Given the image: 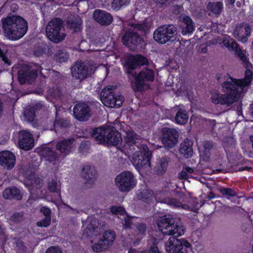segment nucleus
<instances>
[{
    "mask_svg": "<svg viewBox=\"0 0 253 253\" xmlns=\"http://www.w3.org/2000/svg\"><path fill=\"white\" fill-rule=\"evenodd\" d=\"M175 219L164 215L157 223L159 229L165 235H171L165 243L168 253H193L191 244L185 239L177 238L184 234L185 228L180 223H175Z\"/></svg>",
    "mask_w": 253,
    "mask_h": 253,
    "instance_id": "obj_1",
    "label": "nucleus"
},
{
    "mask_svg": "<svg viewBox=\"0 0 253 253\" xmlns=\"http://www.w3.org/2000/svg\"><path fill=\"white\" fill-rule=\"evenodd\" d=\"M5 36L9 40L16 41L22 38L28 31V23L18 15L7 16L1 19Z\"/></svg>",
    "mask_w": 253,
    "mask_h": 253,
    "instance_id": "obj_2",
    "label": "nucleus"
},
{
    "mask_svg": "<svg viewBox=\"0 0 253 253\" xmlns=\"http://www.w3.org/2000/svg\"><path fill=\"white\" fill-rule=\"evenodd\" d=\"M97 141L100 144L116 146L122 142L121 133L112 126L104 125L99 127Z\"/></svg>",
    "mask_w": 253,
    "mask_h": 253,
    "instance_id": "obj_3",
    "label": "nucleus"
},
{
    "mask_svg": "<svg viewBox=\"0 0 253 253\" xmlns=\"http://www.w3.org/2000/svg\"><path fill=\"white\" fill-rule=\"evenodd\" d=\"M42 67L36 63H30L24 65L18 70L17 73L18 80L21 84L26 83L32 84L37 79L38 73L41 72Z\"/></svg>",
    "mask_w": 253,
    "mask_h": 253,
    "instance_id": "obj_4",
    "label": "nucleus"
},
{
    "mask_svg": "<svg viewBox=\"0 0 253 253\" xmlns=\"http://www.w3.org/2000/svg\"><path fill=\"white\" fill-rule=\"evenodd\" d=\"M121 41L123 45L131 50L142 47L144 42L138 32L134 29L127 27H124L122 30Z\"/></svg>",
    "mask_w": 253,
    "mask_h": 253,
    "instance_id": "obj_5",
    "label": "nucleus"
},
{
    "mask_svg": "<svg viewBox=\"0 0 253 253\" xmlns=\"http://www.w3.org/2000/svg\"><path fill=\"white\" fill-rule=\"evenodd\" d=\"M177 28L174 25H164L158 27L154 32L153 37L157 43L164 44L168 42L175 41Z\"/></svg>",
    "mask_w": 253,
    "mask_h": 253,
    "instance_id": "obj_6",
    "label": "nucleus"
},
{
    "mask_svg": "<svg viewBox=\"0 0 253 253\" xmlns=\"http://www.w3.org/2000/svg\"><path fill=\"white\" fill-rule=\"evenodd\" d=\"M152 152L146 144H142L138 151L133 155L132 163L137 170L149 168L151 167Z\"/></svg>",
    "mask_w": 253,
    "mask_h": 253,
    "instance_id": "obj_7",
    "label": "nucleus"
},
{
    "mask_svg": "<svg viewBox=\"0 0 253 253\" xmlns=\"http://www.w3.org/2000/svg\"><path fill=\"white\" fill-rule=\"evenodd\" d=\"M234 85L228 81H224L221 84V90L224 93L222 94L219 105L230 106L238 101L241 94Z\"/></svg>",
    "mask_w": 253,
    "mask_h": 253,
    "instance_id": "obj_8",
    "label": "nucleus"
},
{
    "mask_svg": "<svg viewBox=\"0 0 253 253\" xmlns=\"http://www.w3.org/2000/svg\"><path fill=\"white\" fill-rule=\"evenodd\" d=\"M100 97L104 105L110 108L121 107L125 99L122 95H116L115 89L111 85L105 87L102 89Z\"/></svg>",
    "mask_w": 253,
    "mask_h": 253,
    "instance_id": "obj_9",
    "label": "nucleus"
},
{
    "mask_svg": "<svg viewBox=\"0 0 253 253\" xmlns=\"http://www.w3.org/2000/svg\"><path fill=\"white\" fill-rule=\"evenodd\" d=\"M155 79V72L148 67L143 68L134 78V85L132 88L134 91H142L144 87L152 83Z\"/></svg>",
    "mask_w": 253,
    "mask_h": 253,
    "instance_id": "obj_10",
    "label": "nucleus"
},
{
    "mask_svg": "<svg viewBox=\"0 0 253 253\" xmlns=\"http://www.w3.org/2000/svg\"><path fill=\"white\" fill-rule=\"evenodd\" d=\"M63 27V21L60 18H54L48 23L46 27V35L48 39L54 43L62 41L65 36L60 35V31Z\"/></svg>",
    "mask_w": 253,
    "mask_h": 253,
    "instance_id": "obj_11",
    "label": "nucleus"
},
{
    "mask_svg": "<svg viewBox=\"0 0 253 253\" xmlns=\"http://www.w3.org/2000/svg\"><path fill=\"white\" fill-rule=\"evenodd\" d=\"M116 185L122 192H128L136 185L133 174L129 171L121 172L115 178Z\"/></svg>",
    "mask_w": 253,
    "mask_h": 253,
    "instance_id": "obj_12",
    "label": "nucleus"
},
{
    "mask_svg": "<svg viewBox=\"0 0 253 253\" xmlns=\"http://www.w3.org/2000/svg\"><path fill=\"white\" fill-rule=\"evenodd\" d=\"M161 141L164 147L167 149L174 148L177 144L179 134L174 128L165 127L162 128Z\"/></svg>",
    "mask_w": 253,
    "mask_h": 253,
    "instance_id": "obj_13",
    "label": "nucleus"
},
{
    "mask_svg": "<svg viewBox=\"0 0 253 253\" xmlns=\"http://www.w3.org/2000/svg\"><path fill=\"white\" fill-rule=\"evenodd\" d=\"M222 43L229 50L235 51V54L243 62L245 68L251 67L252 64L250 62L249 59L246 57L239 44L234 39L229 36L225 37L223 39Z\"/></svg>",
    "mask_w": 253,
    "mask_h": 253,
    "instance_id": "obj_14",
    "label": "nucleus"
},
{
    "mask_svg": "<svg viewBox=\"0 0 253 253\" xmlns=\"http://www.w3.org/2000/svg\"><path fill=\"white\" fill-rule=\"evenodd\" d=\"M17 137L18 147L25 151L31 150L34 146V140L32 133L26 130H21L15 135Z\"/></svg>",
    "mask_w": 253,
    "mask_h": 253,
    "instance_id": "obj_15",
    "label": "nucleus"
},
{
    "mask_svg": "<svg viewBox=\"0 0 253 253\" xmlns=\"http://www.w3.org/2000/svg\"><path fill=\"white\" fill-rule=\"evenodd\" d=\"M246 68V70L245 72V76L242 79H237L229 75V77L231 80L229 82L232 84L235 85L234 86L238 89L239 92L241 94L244 91V88L249 86L253 79V71L251 70V69L253 68L252 66L251 67Z\"/></svg>",
    "mask_w": 253,
    "mask_h": 253,
    "instance_id": "obj_16",
    "label": "nucleus"
},
{
    "mask_svg": "<svg viewBox=\"0 0 253 253\" xmlns=\"http://www.w3.org/2000/svg\"><path fill=\"white\" fill-rule=\"evenodd\" d=\"M91 110L89 106L85 103L76 104L73 108L75 118L79 121H87L91 117Z\"/></svg>",
    "mask_w": 253,
    "mask_h": 253,
    "instance_id": "obj_17",
    "label": "nucleus"
},
{
    "mask_svg": "<svg viewBox=\"0 0 253 253\" xmlns=\"http://www.w3.org/2000/svg\"><path fill=\"white\" fill-rule=\"evenodd\" d=\"M16 163L14 154L10 151L4 150L0 152V165L7 169H13Z\"/></svg>",
    "mask_w": 253,
    "mask_h": 253,
    "instance_id": "obj_18",
    "label": "nucleus"
},
{
    "mask_svg": "<svg viewBox=\"0 0 253 253\" xmlns=\"http://www.w3.org/2000/svg\"><path fill=\"white\" fill-rule=\"evenodd\" d=\"M82 176L85 180V184H93L97 178V171L94 167L89 164L83 166Z\"/></svg>",
    "mask_w": 253,
    "mask_h": 253,
    "instance_id": "obj_19",
    "label": "nucleus"
},
{
    "mask_svg": "<svg viewBox=\"0 0 253 253\" xmlns=\"http://www.w3.org/2000/svg\"><path fill=\"white\" fill-rule=\"evenodd\" d=\"M88 69L84 62H77L71 67V74L73 78L82 80L87 77Z\"/></svg>",
    "mask_w": 253,
    "mask_h": 253,
    "instance_id": "obj_20",
    "label": "nucleus"
},
{
    "mask_svg": "<svg viewBox=\"0 0 253 253\" xmlns=\"http://www.w3.org/2000/svg\"><path fill=\"white\" fill-rule=\"evenodd\" d=\"M93 18L96 22L103 26H108L113 21L111 14L101 9H95L93 13Z\"/></svg>",
    "mask_w": 253,
    "mask_h": 253,
    "instance_id": "obj_21",
    "label": "nucleus"
},
{
    "mask_svg": "<svg viewBox=\"0 0 253 253\" xmlns=\"http://www.w3.org/2000/svg\"><path fill=\"white\" fill-rule=\"evenodd\" d=\"M75 141V140L74 138H65L58 142L55 148L61 153L69 154L74 148Z\"/></svg>",
    "mask_w": 253,
    "mask_h": 253,
    "instance_id": "obj_22",
    "label": "nucleus"
},
{
    "mask_svg": "<svg viewBox=\"0 0 253 253\" xmlns=\"http://www.w3.org/2000/svg\"><path fill=\"white\" fill-rule=\"evenodd\" d=\"M2 197L6 200H21L23 194L16 187L14 186L6 188L3 191Z\"/></svg>",
    "mask_w": 253,
    "mask_h": 253,
    "instance_id": "obj_23",
    "label": "nucleus"
},
{
    "mask_svg": "<svg viewBox=\"0 0 253 253\" xmlns=\"http://www.w3.org/2000/svg\"><path fill=\"white\" fill-rule=\"evenodd\" d=\"M39 154L42 158L50 163L55 162L58 159V154L53 148L44 146L41 148Z\"/></svg>",
    "mask_w": 253,
    "mask_h": 253,
    "instance_id": "obj_24",
    "label": "nucleus"
},
{
    "mask_svg": "<svg viewBox=\"0 0 253 253\" xmlns=\"http://www.w3.org/2000/svg\"><path fill=\"white\" fill-rule=\"evenodd\" d=\"M140 139V136L137 135L133 131H128L126 132V135L124 137V142L122 145L124 149H128L131 146L135 145L137 141Z\"/></svg>",
    "mask_w": 253,
    "mask_h": 253,
    "instance_id": "obj_25",
    "label": "nucleus"
},
{
    "mask_svg": "<svg viewBox=\"0 0 253 253\" xmlns=\"http://www.w3.org/2000/svg\"><path fill=\"white\" fill-rule=\"evenodd\" d=\"M42 107L41 103H36L33 105H29L26 107L24 112L25 119L29 122H34L36 117V113L40 110Z\"/></svg>",
    "mask_w": 253,
    "mask_h": 253,
    "instance_id": "obj_26",
    "label": "nucleus"
},
{
    "mask_svg": "<svg viewBox=\"0 0 253 253\" xmlns=\"http://www.w3.org/2000/svg\"><path fill=\"white\" fill-rule=\"evenodd\" d=\"M193 143L188 139H185L180 145L179 152L183 157L188 159L193 156Z\"/></svg>",
    "mask_w": 253,
    "mask_h": 253,
    "instance_id": "obj_27",
    "label": "nucleus"
},
{
    "mask_svg": "<svg viewBox=\"0 0 253 253\" xmlns=\"http://www.w3.org/2000/svg\"><path fill=\"white\" fill-rule=\"evenodd\" d=\"M98 127H92L91 126L83 127L78 133L81 137L89 138L90 136L95 138L97 140L98 138Z\"/></svg>",
    "mask_w": 253,
    "mask_h": 253,
    "instance_id": "obj_28",
    "label": "nucleus"
},
{
    "mask_svg": "<svg viewBox=\"0 0 253 253\" xmlns=\"http://www.w3.org/2000/svg\"><path fill=\"white\" fill-rule=\"evenodd\" d=\"M182 22L183 24L182 26V34L186 35L192 33L195 30V28L191 18L187 15L183 17Z\"/></svg>",
    "mask_w": 253,
    "mask_h": 253,
    "instance_id": "obj_29",
    "label": "nucleus"
},
{
    "mask_svg": "<svg viewBox=\"0 0 253 253\" xmlns=\"http://www.w3.org/2000/svg\"><path fill=\"white\" fill-rule=\"evenodd\" d=\"M67 25L69 29H72L76 33L81 31L83 27V20L80 17H76L68 20Z\"/></svg>",
    "mask_w": 253,
    "mask_h": 253,
    "instance_id": "obj_30",
    "label": "nucleus"
},
{
    "mask_svg": "<svg viewBox=\"0 0 253 253\" xmlns=\"http://www.w3.org/2000/svg\"><path fill=\"white\" fill-rule=\"evenodd\" d=\"M51 52V48L47 45L42 43L34 48L33 54L36 57H40L43 54L48 55Z\"/></svg>",
    "mask_w": 253,
    "mask_h": 253,
    "instance_id": "obj_31",
    "label": "nucleus"
},
{
    "mask_svg": "<svg viewBox=\"0 0 253 253\" xmlns=\"http://www.w3.org/2000/svg\"><path fill=\"white\" fill-rule=\"evenodd\" d=\"M69 58V55L65 50L59 49L56 51L53 59L59 63L66 62Z\"/></svg>",
    "mask_w": 253,
    "mask_h": 253,
    "instance_id": "obj_32",
    "label": "nucleus"
},
{
    "mask_svg": "<svg viewBox=\"0 0 253 253\" xmlns=\"http://www.w3.org/2000/svg\"><path fill=\"white\" fill-rule=\"evenodd\" d=\"M69 121L62 118L56 119L54 122L53 126L57 132L60 129H66L70 126Z\"/></svg>",
    "mask_w": 253,
    "mask_h": 253,
    "instance_id": "obj_33",
    "label": "nucleus"
},
{
    "mask_svg": "<svg viewBox=\"0 0 253 253\" xmlns=\"http://www.w3.org/2000/svg\"><path fill=\"white\" fill-rule=\"evenodd\" d=\"M188 119V115L187 112L185 110L179 109L175 117L176 123L180 125H184L187 122Z\"/></svg>",
    "mask_w": 253,
    "mask_h": 253,
    "instance_id": "obj_34",
    "label": "nucleus"
},
{
    "mask_svg": "<svg viewBox=\"0 0 253 253\" xmlns=\"http://www.w3.org/2000/svg\"><path fill=\"white\" fill-rule=\"evenodd\" d=\"M125 66L128 74H130L131 71L136 69L138 66L135 56H129L125 63Z\"/></svg>",
    "mask_w": 253,
    "mask_h": 253,
    "instance_id": "obj_35",
    "label": "nucleus"
},
{
    "mask_svg": "<svg viewBox=\"0 0 253 253\" xmlns=\"http://www.w3.org/2000/svg\"><path fill=\"white\" fill-rule=\"evenodd\" d=\"M208 9L215 14H219L222 10L223 3L221 1L210 2L207 5Z\"/></svg>",
    "mask_w": 253,
    "mask_h": 253,
    "instance_id": "obj_36",
    "label": "nucleus"
},
{
    "mask_svg": "<svg viewBox=\"0 0 253 253\" xmlns=\"http://www.w3.org/2000/svg\"><path fill=\"white\" fill-rule=\"evenodd\" d=\"M130 0H113L111 7L115 11H119L127 6L130 3Z\"/></svg>",
    "mask_w": 253,
    "mask_h": 253,
    "instance_id": "obj_37",
    "label": "nucleus"
},
{
    "mask_svg": "<svg viewBox=\"0 0 253 253\" xmlns=\"http://www.w3.org/2000/svg\"><path fill=\"white\" fill-rule=\"evenodd\" d=\"M170 159L169 157H162L159 161L160 168L158 169V173L160 174H164L167 171Z\"/></svg>",
    "mask_w": 253,
    "mask_h": 253,
    "instance_id": "obj_38",
    "label": "nucleus"
},
{
    "mask_svg": "<svg viewBox=\"0 0 253 253\" xmlns=\"http://www.w3.org/2000/svg\"><path fill=\"white\" fill-rule=\"evenodd\" d=\"M116 237L114 231L110 230L106 231L103 234V239H101L108 247L111 246Z\"/></svg>",
    "mask_w": 253,
    "mask_h": 253,
    "instance_id": "obj_39",
    "label": "nucleus"
},
{
    "mask_svg": "<svg viewBox=\"0 0 253 253\" xmlns=\"http://www.w3.org/2000/svg\"><path fill=\"white\" fill-rule=\"evenodd\" d=\"M57 182L54 180H52L48 182L47 183V187L48 190L50 192H56L57 193V200H61V192L60 190H58L57 188Z\"/></svg>",
    "mask_w": 253,
    "mask_h": 253,
    "instance_id": "obj_40",
    "label": "nucleus"
},
{
    "mask_svg": "<svg viewBox=\"0 0 253 253\" xmlns=\"http://www.w3.org/2000/svg\"><path fill=\"white\" fill-rule=\"evenodd\" d=\"M109 247L104 243V241L101 239L97 243L95 244L92 246V250L95 252L99 253L104 250H107Z\"/></svg>",
    "mask_w": 253,
    "mask_h": 253,
    "instance_id": "obj_41",
    "label": "nucleus"
},
{
    "mask_svg": "<svg viewBox=\"0 0 253 253\" xmlns=\"http://www.w3.org/2000/svg\"><path fill=\"white\" fill-rule=\"evenodd\" d=\"M90 145L88 141H82L78 148L79 153L83 155H86L89 152Z\"/></svg>",
    "mask_w": 253,
    "mask_h": 253,
    "instance_id": "obj_42",
    "label": "nucleus"
},
{
    "mask_svg": "<svg viewBox=\"0 0 253 253\" xmlns=\"http://www.w3.org/2000/svg\"><path fill=\"white\" fill-rule=\"evenodd\" d=\"M163 202L166 203L173 208H179L181 206V203L178 199L173 198H165L163 199Z\"/></svg>",
    "mask_w": 253,
    "mask_h": 253,
    "instance_id": "obj_43",
    "label": "nucleus"
},
{
    "mask_svg": "<svg viewBox=\"0 0 253 253\" xmlns=\"http://www.w3.org/2000/svg\"><path fill=\"white\" fill-rule=\"evenodd\" d=\"M244 27L245 23H243L240 25H237L234 31V34L239 38L241 39V40L243 42L244 40L243 36H244Z\"/></svg>",
    "mask_w": 253,
    "mask_h": 253,
    "instance_id": "obj_44",
    "label": "nucleus"
},
{
    "mask_svg": "<svg viewBox=\"0 0 253 253\" xmlns=\"http://www.w3.org/2000/svg\"><path fill=\"white\" fill-rule=\"evenodd\" d=\"M219 192L223 196L229 197H235L236 196V192L230 188L221 187L218 189Z\"/></svg>",
    "mask_w": 253,
    "mask_h": 253,
    "instance_id": "obj_45",
    "label": "nucleus"
},
{
    "mask_svg": "<svg viewBox=\"0 0 253 253\" xmlns=\"http://www.w3.org/2000/svg\"><path fill=\"white\" fill-rule=\"evenodd\" d=\"M110 211L113 214L124 215L126 213L125 209L121 206H113L110 208Z\"/></svg>",
    "mask_w": 253,
    "mask_h": 253,
    "instance_id": "obj_46",
    "label": "nucleus"
},
{
    "mask_svg": "<svg viewBox=\"0 0 253 253\" xmlns=\"http://www.w3.org/2000/svg\"><path fill=\"white\" fill-rule=\"evenodd\" d=\"M24 214L23 212H15L9 218L10 222L14 223H19L22 220Z\"/></svg>",
    "mask_w": 253,
    "mask_h": 253,
    "instance_id": "obj_47",
    "label": "nucleus"
},
{
    "mask_svg": "<svg viewBox=\"0 0 253 253\" xmlns=\"http://www.w3.org/2000/svg\"><path fill=\"white\" fill-rule=\"evenodd\" d=\"M222 97V94L219 93H211V102L215 105L220 104Z\"/></svg>",
    "mask_w": 253,
    "mask_h": 253,
    "instance_id": "obj_48",
    "label": "nucleus"
},
{
    "mask_svg": "<svg viewBox=\"0 0 253 253\" xmlns=\"http://www.w3.org/2000/svg\"><path fill=\"white\" fill-rule=\"evenodd\" d=\"M140 197L145 202L149 203L153 199L152 194L148 192H141Z\"/></svg>",
    "mask_w": 253,
    "mask_h": 253,
    "instance_id": "obj_49",
    "label": "nucleus"
},
{
    "mask_svg": "<svg viewBox=\"0 0 253 253\" xmlns=\"http://www.w3.org/2000/svg\"><path fill=\"white\" fill-rule=\"evenodd\" d=\"M135 57L138 66L148 64L149 62L144 56L140 54H137L135 55Z\"/></svg>",
    "mask_w": 253,
    "mask_h": 253,
    "instance_id": "obj_50",
    "label": "nucleus"
},
{
    "mask_svg": "<svg viewBox=\"0 0 253 253\" xmlns=\"http://www.w3.org/2000/svg\"><path fill=\"white\" fill-rule=\"evenodd\" d=\"M50 223L51 218L44 217L43 219L38 221L36 224L37 226L40 227H47Z\"/></svg>",
    "mask_w": 253,
    "mask_h": 253,
    "instance_id": "obj_51",
    "label": "nucleus"
},
{
    "mask_svg": "<svg viewBox=\"0 0 253 253\" xmlns=\"http://www.w3.org/2000/svg\"><path fill=\"white\" fill-rule=\"evenodd\" d=\"M40 212H42L45 217L51 218V211L50 209L46 207H42L40 209Z\"/></svg>",
    "mask_w": 253,
    "mask_h": 253,
    "instance_id": "obj_52",
    "label": "nucleus"
},
{
    "mask_svg": "<svg viewBox=\"0 0 253 253\" xmlns=\"http://www.w3.org/2000/svg\"><path fill=\"white\" fill-rule=\"evenodd\" d=\"M244 36H243L244 41L247 40L248 38L251 36V28L247 23H245L244 27Z\"/></svg>",
    "mask_w": 253,
    "mask_h": 253,
    "instance_id": "obj_53",
    "label": "nucleus"
},
{
    "mask_svg": "<svg viewBox=\"0 0 253 253\" xmlns=\"http://www.w3.org/2000/svg\"><path fill=\"white\" fill-rule=\"evenodd\" d=\"M45 253H62V251L58 246H51L46 250Z\"/></svg>",
    "mask_w": 253,
    "mask_h": 253,
    "instance_id": "obj_54",
    "label": "nucleus"
},
{
    "mask_svg": "<svg viewBox=\"0 0 253 253\" xmlns=\"http://www.w3.org/2000/svg\"><path fill=\"white\" fill-rule=\"evenodd\" d=\"M16 246L19 250L25 251L26 249V247L25 246L24 242L20 239H18L16 241Z\"/></svg>",
    "mask_w": 253,
    "mask_h": 253,
    "instance_id": "obj_55",
    "label": "nucleus"
},
{
    "mask_svg": "<svg viewBox=\"0 0 253 253\" xmlns=\"http://www.w3.org/2000/svg\"><path fill=\"white\" fill-rule=\"evenodd\" d=\"M137 230L142 234H144L146 232V226L144 223H139L137 225Z\"/></svg>",
    "mask_w": 253,
    "mask_h": 253,
    "instance_id": "obj_56",
    "label": "nucleus"
},
{
    "mask_svg": "<svg viewBox=\"0 0 253 253\" xmlns=\"http://www.w3.org/2000/svg\"><path fill=\"white\" fill-rule=\"evenodd\" d=\"M149 253H162L160 252L156 243H153L149 249Z\"/></svg>",
    "mask_w": 253,
    "mask_h": 253,
    "instance_id": "obj_57",
    "label": "nucleus"
},
{
    "mask_svg": "<svg viewBox=\"0 0 253 253\" xmlns=\"http://www.w3.org/2000/svg\"><path fill=\"white\" fill-rule=\"evenodd\" d=\"M213 147V142L211 141H206L204 143V147L205 149L211 150Z\"/></svg>",
    "mask_w": 253,
    "mask_h": 253,
    "instance_id": "obj_58",
    "label": "nucleus"
},
{
    "mask_svg": "<svg viewBox=\"0 0 253 253\" xmlns=\"http://www.w3.org/2000/svg\"><path fill=\"white\" fill-rule=\"evenodd\" d=\"M130 28L134 29L137 32V31H142L143 29L144 26L142 24L134 23L131 25Z\"/></svg>",
    "mask_w": 253,
    "mask_h": 253,
    "instance_id": "obj_59",
    "label": "nucleus"
},
{
    "mask_svg": "<svg viewBox=\"0 0 253 253\" xmlns=\"http://www.w3.org/2000/svg\"><path fill=\"white\" fill-rule=\"evenodd\" d=\"M179 177L181 179L186 180L188 178V175L186 171L182 170L179 174Z\"/></svg>",
    "mask_w": 253,
    "mask_h": 253,
    "instance_id": "obj_60",
    "label": "nucleus"
},
{
    "mask_svg": "<svg viewBox=\"0 0 253 253\" xmlns=\"http://www.w3.org/2000/svg\"><path fill=\"white\" fill-rule=\"evenodd\" d=\"M125 225L126 227H130L131 225V220L130 218H125L124 220Z\"/></svg>",
    "mask_w": 253,
    "mask_h": 253,
    "instance_id": "obj_61",
    "label": "nucleus"
},
{
    "mask_svg": "<svg viewBox=\"0 0 253 253\" xmlns=\"http://www.w3.org/2000/svg\"><path fill=\"white\" fill-rule=\"evenodd\" d=\"M96 228V225H93L92 223H90L87 226L86 229H88L89 231H94Z\"/></svg>",
    "mask_w": 253,
    "mask_h": 253,
    "instance_id": "obj_62",
    "label": "nucleus"
},
{
    "mask_svg": "<svg viewBox=\"0 0 253 253\" xmlns=\"http://www.w3.org/2000/svg\"><path fill=\"white\" fill-rule=\"evenodd\" d=\"M200 51L203 53H205L207 52L208 49L206 46L204 45H201L200 47Z\"/></svg>",
    "mask_w": 253,
    "mask_h": 253,
    "instance_id": "obj_63",
    "label": "nucleus"
},
{
    "mask_svg": "<svg viewBox=\"0 0 253 253\" xmlns=\"http://www.w3.org/2000/svg\"><path fill=\"white\" fill-rule=\"evenodd\" d=\"M1 56L2 57H0L2 58V60L4 62V63H6L8 65H10V62L9 61V60H8V58L5 55V54H4L3 56L2 55Z\"/></svg>",
    "mask_w": 253,
    "mask_h": 253,
    "instance_id": "obj_64",
    "label": "nucleus"
}]
</instances>
